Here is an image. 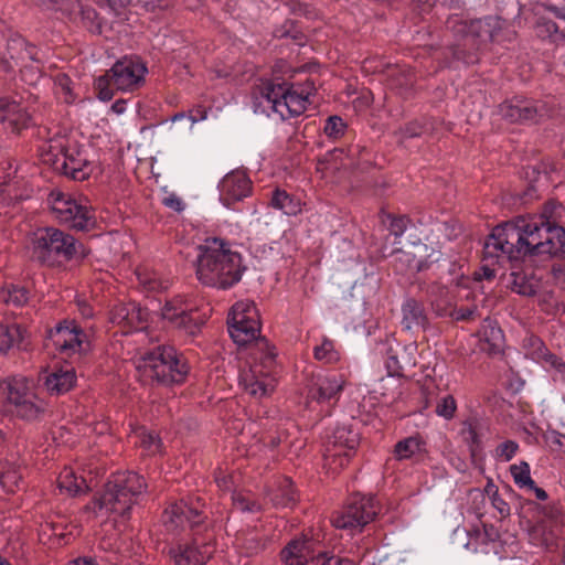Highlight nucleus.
<instances>
[{
	"label": "nucleus",
	"mask_w": 565,
	"mask_h": 565,
	"mask_svg": "<svg viewBox=\"0 0 565 565\" xmlns=\"http://www.w3.org/2000/svg\"><path fill=\"white\" fill-rule=\"evenodd\" d=\"M510 472L518 487L535 488V482L531 478L530 465L526 461H521L519 465H512L510 467Z\"/></svg>",
	"instance_id": "43"
},
{
	"label": "nucleus",
	"mask_w": 565,
	"mask_h": 565,
	"mask_svg": "<svg viewBox=\"0 0 565 565\" xmlns=\"http://www.w3.org/2000/svg\"><path fill=\"white\" fill-rule=\"evenodd\" d=\"M52 213L60 223L75 231L88 232L96 226V218L90 207L64 194H58L53 200Z\"/></svg>",
	"instance_id": "14"
},
{
	"label": "nucleus",
	"mask_w": 565,
	"mask_h": 565,
	"mask_svg": "<svg viewBox=\"0 0 565 565\" xmlns=\"http://www.w3.org/2000/svg\"><path fill=\"white\" fill-rule=\"evenodd\" d=\"M524 255H520L518 258L514 257L512 259H508L507 257L498 256V257H486L483 254V260H492V263L497 262H510L512 263V271L510 274L511 281L510 287L512 291L525 296L532 297L536 295L539 289V280L535 279L532 273H526L525 270L519 268V259Z\"/></svg>",
	"instance_id": "24"
},
{
	"label": "nucleus",
	"mask_w": 565,
	"mask_h": 565,
	"mask_svg": "<svg viewBox=\"0 0 565 565\" xmlns=\"http://www.w3.org/2000/svg\"><path fill=\"white\" fill-rule=\"evenodd\" d=\"M546 10L554 14L555 18L564 20L565 21V6L564 7H557L555 4H547Z\"/></svg>",
	"instance_id": "64"
},
{
	"label": "nucleus",
	"mask_w": 565,
	"mask_h": 565,
	"mask_svg": "<svg viewBox=\"0 0 565 565\" xmlns=\"http://www.w3.org/2000/svg\"><path fill=\"white\" fill-rule=\"evenodd\" d=\"M519 445L514 440H505L499 444L494 450L495 457L503 461H510L516 454Z\"/></svg>",
	"instance_id": "48"
},
{
	"label": "nucleus",
	"mask_w": 565,
	"mask_h": 565,
	"mask_svg": "<svg viewBox=\"0 0 565 565\" xmlns=\"http://www.w3.org/2000/svg\"><path fill=\"white\" fill-rule=\"evenodd\" d=\"M563 360L558 358L556 354L550 352L546 358L542 360V364H544L546 367L555 369L558 363H561Z\"/></svg>",
	"instance_id": "63"
},
{
	"label": "nucleus",
	"mask_w": 565,
	"mask_h": 565,
	"mask_svg": "<svg viewBox=\"0 0 565 565\" xmlns=\"http://www.w3.org/2000/svg\"><path fill=\"white\" fill-rule=\"evenodd\" d=\"M362 151L360 146H350L348 149L344 148H334L332 151L329 152V156L333 160H340L342 161L344 158L350 160V164L352 163L353 159Z\"/></svg>",
	"instance_id": "52"
},
{
	"label": "nucleus",
	"mask_w": 565,
	"mask_h": 565,
	"mask_svg": "<svg viewBox=\"0 0 565 565\" xmlns=\"http://www.w3.org/2000/svg\"><path fill=\"white\" fill-rule=\"evenodd\" d=\"M220 200L226 207H232L234 203L244 200L250 194L252 182L243 171H232L227 173L218 185Z\"/></svg>",
	"instance_id": "21"
},
{
	"label": "nucleus",
	"mask_w": 565,
	"mask_h": 565,
	"mask_svg": "<svg viewBox=\"0 0 565 565\" xmlns=\"http://www.w3.org/2000/svg\"><path fill=\"white\" fill-rule=\"evenodd\" d=\"M8 402L9 411L17 417L32 422L45 411V403L32 391L25 377H11L0 384Z\"/></svg>",
	"instance_id": "10"
},
{
	"label": "nucleus",
	"mask_w": 565,
	"mask_h": 565,
	"mask_svg": "<svg viewBox=\"0 0 565 565\" xmlns=\"http://www.w3.org/2000/svg\"><path fill=\"white\" fill-rule=\"evenodd\" d=\"M0 298L9 305L21 307L26 303L29 299V290L19 285H9L0 292Z\"/></svg>",
	"instance_id": "41"
},
{
	"label": "nucleus",
	"mask_w": 565,
	"mask_h": 565,
	"mask_svg": "<svg viewBox=\"0 0 565 565\" xmlns=\"http://www.w3.org/2000/svg\"><path fill=\"white\" fill-rule=\"evenodd\" d=\"M450 266L451 259L446 257L440 250L435 249H431V253L427 254L425 257L419 258L414 264V268L417 273L431 270L435 276L440 275V271L444 267Z\"/></svg>",
	"instance_id": "34"
},
{
	"label": "nucleus",
	"mask_w": 565,
	"mask_h": 565,
	"mask_svg": "<svg viewBox=\"0 0 565 565\" xmlns=\"http://www.w3.org/2000/svg\"><path fill=\"white\" fill-rule=\"evenodd\" d=\"M424 441L420 437L411 436L399 440L394 447V456L397 460H406L412 458L416 452L420 451Z\"/></svg>",
	"instance_id": "40"
},
{
	"label": "nucleus",
	"mask_w": 565,
	"mask_h": 565,
	"mask_svg": "<svg viewBox=\"0 0 565 565\" xmlns=\"http://www.w3.org/2000/svg\"><path fill=\"white\" fill-rule=\"evenodd\" d=\"M161 316L173 328L183 331L185 334L196 335L204 323L198 309L188 302L182 296H175L167 300L161 309Z\"/></svg>",
	"instance_id": "16"
},
{
	"label": "nucleus",
	"mask_w": 565,
	"mask_h": 565,
	"mask_svg": "<svg viewBox=\"0 0 565 565\" xmlns=\"http://www.w3.org/2000/svg\"><path fill=\"white\" fill-rule=\"evenodd\" d=\"M277 92H280L279 95L282 98H287L289 104V114L294 117L301 115L307 109L309 100L302 96V93L296 89L294 84L288 85L287 83H282L281 87H277Z\"/></svg>",
	"instance_id": "35"
},
{
	"label": "nucleus",
	"mask_w": 565,
	"mask_h": 565,
	"mask_svg": "<svg viewBox=\"0 0 565 565\" xmlns=\"http://www.w3.org/2000/svg\"><path fill=\"white\" fill-rule=\"evenodd\" d=\"M138 370L145 377L164 386L183 383L189 373L183 355L170 345H158L146 352Z\"/></svg>",
	"instance_id": "7"
},
{
	"label": "nucleus",
	"mask_w": 565,
	"mask_h": 565,
	"mask_svg": "<svg viewBox=\"0 0 565 565\" xmlns=\"http://www.w3.org/2000/svg\"><path fill=\"white\" fill-rule=\"evenodd\" d=\"M561 207L556 202H548L539 217H518L495 226L484 242L486 257L565 258V228L551 220Z\"/></svg>",
	"instance_id": "1"
},
{
	"label": "nucleus",
	"mask_w": 565,
	"mask_h": 565,
	"mask_svg": "<svg viewBox=\"0 0 565 565\" xmlns=\"http://www.w3.org/2000/svg\"><path fill=\"white\" fill-rule=\"evenodd\" d=\"M163 204L167 206V207H170L177 212H181L183 211L184 209V203L182 202V200L177 196L175 194H171L167 198L163 199Z\"/></svg>",
	"instance_id": "59"
},
{
	"label": "nucleus",
	"mask_w": 565,
	"mask_h": 565,
	"mask_svg": "<svg viewBox=\"0 0 565 565\" xmlns=\"http://www.w3.org/2000/svg\"><path fill=\"white\" fill-rule=\"evenodd\" d=\"M232 502L242 512L257 513L262 511V505L250 495L243 492H234L232 494Z\"/></svg>",
	"instance_id": "44"
},
{
	"label": "nucleus",
	"mask_w": 565,
	"mask_h": 565,
	"mask_svg": "<svg viewBox=\"0 0 565 565\" xmlns=\"http://www.w3.org/2000/svg\"><path fill=\"white\" fill-rule=\"evenodd\" d=\"M39 50L28 43V41L20 34H12L8 38L6 49L1 53L0 64L1 68L10 73L15 67L22 66L26 61H32L38 64L42 63V57Z\"/></svg>",
	"instance_id": "18"
},
{
	"label": "nucleus",
	"mask_w": 565,
	"mask_h": 565,
	"mask_svg": "<svg viewBox=\"0 0 565 565\" xmlns=\"http://www.w3.org/2000/svg\"><path fill=\"white\" fill-rule=\"evenodd\" d=\"M147 320V309L137 302L120 303L111 310V321L124 327L138 329Z\"/></svg>",
	"instance_id": "27"
},
{
	"label": "nucleus",
	"mask_w": 565,
	"mask_h": 565,
	"mask_svg": "<svg viewBox=\"0 0 565 565\" xmlns=\"http://www.w3.org/2000/svg\"><path fill=\"white\" fill-rule=\"evenodd\" d=\"M44 163L75 181H84L92 173V163L76 142L53 141L42 153Z\"/></svg>",
	"instance_id": "9"
},
{
	"label": "nucleus",
	"mask_w": 565,
	"mask_h": 565,
	"mask_svg": "<svg viewBox=\"0 0 565 565\" xmlns=\"http://www.w3.org/2000/svg\"><path fill=\"white\" fill-rule=\"evenodd\" d=\"M499 114L510 122L537 124L552 114V107L542 99L515 97L499 106Z\"/></svg>",
	"instance_id": "15"
},
{
	"label": "nucleus",
	"mask_w": 565,
	"mask_h": 565,
	"mask_svg": "<svg viewBox=\"0 0 565 565\" xmlns=\"http://www.w3.org/2000/svg\"><path fill=\"white\" fill-rule=\"evenodd\" d=\"M271 502L277 507H294L297 502V494L289 479H285L279 492L271 497Z\"/></svg>",
	"instance_id": "42"
},
{
	"label": "nucleus",
	"mask_w": 565,
	"mask_h": 565,
	"mask_svg": "<svg viewBox=\"0 0 565 565\" xmlns=\"http://www.w3.org/2000/svg\"><path fill=\"white\" fill-rule=\"evenodd\" d=\"M535 35L550 44H559L565 41V32L561 31L557 23L553 20L540 17L534 24Z\"/></svg>",
	"instance_id": "33"
},
{
	"label": "nucleus",
	"mask_w": 565,
	"mask_h": 565,
	"mask_svg": "<svg viewBox=\"0 0 565 565\" xmlns=\"http://www.w3.org/2000/svg\"><path fill=\"white\" fill-rule=\"evenodd\" d=\"M416 285L437 317L447 318L452 312L455 298L446 285L438 280L431 282L418 280Z\"/></svg>",
	"instance_id": "20"
},
{
	"label": "nucleus",
	"mask_w": 565,
	"mask_h": 565,
	"mask_svg": "<svg viewBox=\"0 0 565 565\" xmlns=\"http://www.w3.org/2000/svg\"><path fill=\"white\" fill-rule=\"evenodd\" d=\"M25 330L18 323H0V353H7L10 349L17 347L23 348Z\"/></svg>",
	"instance_id": "32"
},
{
	"label": "nucleus",
	"mask_w": 565,
	"mask_h": 565,
	"mask_svg": "<svg viewBox=\"0 0 565 565\" xmlns=\"http://www.w3.org/2000/svg\"><path fill=\"white\" fill-rule=\"evenodd\" d=\"M146 489L147 483L143 477L137 472H116L105 483L103 492L95 497L93 502L86 505V509H93L94 512L96 510L106 511V513L116 514L122 520H129L132 507L138 504L139 498Z\"/></svg>",
	"instance_id": "6"
},
{
	"label": "nucleus",
	"mask_w": 565,
	"mask_h": 565,
	"mask_svg": "<svg viewBox=\"0 0 565 565\" xmlns=\"http://www.w3.org/2000/svg\"><path fill=\"white\" fill-rule=\"evenodd\" d=\"M531 356L536 362H542L544 358L551 352L544 342L539 338L531 339Z\"/></svg>",
	"instance_id": "56"
},
{
	"label": "nucleus",
	"mask_w": 565,
	"mask_h": 565,
	"mask_svg": "<svg viewBox=\"0 0 565 565\" xmlns=\"http://www.w3.org/2000/svg\"><path fill=\"white\" fill-rule=\"evenodd\" d=\"M40 380L51 395H62L75 386L76 374L73 367H61L44 374Z\"/></svg>",
	"instance_id": "29"
},
{
	"label": "nucleus",
	"mask_w": 565,
	"mask_h": 565,
	"mask_svg": "<svg viewBox=\"0 0 565 565\" xmlns=\"http://www.w3.org/2000/svg\"><path fill=\"white\" fill-rule=\"evenodd\" d=\"M267 544V539L259 537L257 535H250L245 539V547L250 553H258L259 551L265 550Z\"/></svg>",
	"instance_id": "58"
},
{
	"label": "nucleus",
	"mask_w": 565,
	"mask_h": 565,
	"mask_svg": "<svg viewBox=\"0 0 565 565\" xmlns=\"http://www.w3.org/2000/svg\"><path fill=\"white\" fill-rule=\"evenodd\" d=\"M20 72L22 81L28 85L32 86L33 88L35 87L38 81L41 78V72L39 67L28 66L23 64L21 66Z\"/></svg>",
	"instance_id": "55"
},
{
	"label": "nucleus",
	"mask_w": 565,
	"mask_h": 565,
	"mask_svg": "<svg viewBox=\"0 0 565 565\" xmlns=\"http://www.w3.org/2000/svg\"><path fill=\"white\" fill-rule=\"evenodd\" d=\"M38 95L26 90L17 94L13 98L0 99V130L20 134L32 124L33 105Z\"/></svg>",
	"instance_id": "11"
},
{
	"label": "nucleus",
	"mask_w": 565,
	"mask_h": 565,
	"mask_svg": "<svg viewBox=\"0 0 565 565\" xmlns=\"http://www.w3.org/2000/svg\"><path fill=\"white\" fill-rule=\"evenodd\" d=\"M360 444V435L350 426H338L329 438L324 458L331 469L343 468Z\"/></svg>",
	"instance_id": "17"
},
{
	"label": "nucleus",
	"mask_w": 565,
	"mask_h": 565,
	"mask_svg": "<svg viewBox=\"0 0 565 565\" xmlns=\"http://www.w3.org/2000/svg\"><path fill=\"white\" fill-rule=\"evenodd\" d=\"M56 85L58 88V94L62 96L63 100L66 104H72L75 100V95L73 94L71 87V79L66 75H60L56 79Z\"/></svg>",
	"instance_id": "51"
},
{
	"label": "nucleus",
	"mask_w": 565,
	"mask_h": 565,
	"mask_svg": "<svg viewBox=\"0 0 565 565\" xmlns=\"http://www.w3.org/2000/svg\"><path fill=\"white\" fill-rule=\"evenodd\" d=\"M245 391L257 398L267 396L275 388V380L267 373H263L258 365H253L241 375Z\"/></svg>",
	"instance_id": "26"
},
{
	"label": "nucleus",
	"mask_w": 565,
	"mask_h": 565,
	"mask_svg": "<svg viewBox=\"0 0 565 565\" xmlns=\"http://www.w3.org/2000/svg\"><path fill=\"white\" fill-rule=\"evenodd\" d=\"M270 206L282 211L287 215H296L300 211L299 203L285 190L280 189L273 191Z\"/></svg>",
	"instance_id": "37"
},
{
	"label": "nucleus",
	"mask_w": 565,
	"mask_h": 565,
	"mask_svg": "<svg viewBox=\"0 0 565 565\" xmlns=\"http://www.w3.org/2000/svg\"><path fill=\"white\" fill-rule=\"evenodd\" d=\"M203 503L198 499L188 503L183 500L170 504L162 513L161 520L168 531H192L189 540H180L168 548V556L174 565H205L212 557L214 535L207 530Z\"/></svg>",
	"instance_id": "2"
},
{
	"label": "nucleus",
	"mask_w": 565,
	"mask_h": 565,
	"mask_svg": "<svg viewBox=\"0 0 565 565\" xmlns=\"http://www.w3.org/2000/svg\"><path fill=\"white\" fill-rule=\"evenodd\" d=\"M457 411V402L452 395L440 397L436 405V414L449 420L455 417Z\"/></svg>",
	"instance_id": "45"
},
{
	"label": "nucleus",
	"mask_w": 565,
	"mask_h": 565,
	"mask_svg": "<svg viewBox=\"0 0 565 565\" xmlns=\"http://www.w3.org/2000/svg\"><path fill=\"white\" fill-rule=\"evenodd\" d=\"M140 446L150 455H154L160 451L161 439L154 431L142 430L140 433Z\"/></svg>",
	"instance_id": "47"
},
{
	"label": "nucleus",
	"mask_w": 565,
	"mask_h": 565,
	"mask_svg": "<svg viewBox=\"0 0 565 565\" xmlns=\"http://www.w3.org/2000/svg\"><path fill=\"white\" fill-rule=\"evenodd\" d=\"M277 87L281 84L266 83L255 93V99L258 100L257 105L264 107V111L271 110L277 113L281 119L294 117L289 114V104L287 98H282L277 92Z\"/></svg>",
	"instance_id": "25"
},
{
	"label": "nucleus",
	"mask_w": 565,
	"mask_h": 565,
	"mask_svg": "<svg viewBox=\"0 0 565 565\" xmlns=\"http://www.w3.org/2000/svg\"><path fill=\"white\" fill-rule=\"evenodd\" d=\"M146 65L138 58L124 57L118 60L109 71L95 79V90L103 102L114 97V90H134L145 79Z\"/></svg>",
	"instance_id": "8"
},
{
	"label": "nucleus",
	"mask_w": 565,
	"mask_h": 565,
	"mask_svg": "<svg viewBox=\"0 0 565 565\" xmlns=\"http://www.w3.org/2000/svg\"><path fill=\"white\" fill-rule=\"evenodd\" d=\"M402 326L406 330L425 328L427 317L423 305L414 298H408L402 306Z\"/></svg>",
	"instance_id": "31"
},
{
	"label": "nucleus",
	"mask_w": 565,
	"mask_h": 565,
	"mask_svg": "<svg viewBox=\"0 0 565 565\" xmlns=\"http://www.w3.org/2000/svg\"><path fill=\"white\" fill-rule=\"evenodd\" d=\"M379 507L374 498L354 494L342 510L333 515L332 524L337 529L351 533L360 532L375 519Z\"/></svg>",
	"instance_id": "12"
},
{
	"label": "nucleus",
	"mask_w": 565,
	"mask_h": 565,
	"mask_svg": "<svg viewBox=\"0 0 565 565\" xmlns=\"http://www.w3.org/2000/svg\"><path fill=\"white\" fill-rule=\"evenodd\" d=\"M554 170L552 167L548 169L545 163H539L534 166H527L524 170L525 178L529 180V188L525 191V195L530 198L533 196V193L536 192V183H540L542 180L547 182L550 172Z\"/></svg>",
	"instance_id": "38"
},
{
	"label": "nucleus",
	"mask_w": 565,
	"mask_h": 565,
	"mask_svg": "<svg viewBox=\"0 0 565 565\" xmlns=\"http://www.w3.org/2000/svg\"><path fill=\"white\" fill-rule=\"evenodd\" d=\"M411 223V220L405 215L393 217L390 223V232L395 238H399L406 232Z\"/></svg>",
	"instance_id": "53"
},
{
	"label": "nucleus",
	"mask_w": 565,
	"mask_h": 565,
	"mask_svg": "<svg viewBox=\"0 0 565 565\" xmlns=\"http://www.w3.org/2000/svg\"><path fill=\"white\" fill-rule=\"evenodd\" d=\"M63 15L93 34L102 33L103 19L93 7L83 4L81 0L66 2L63 7Z\"/></svg>",
	"instance_id": "22"
},
{
	"label": "nucleus",
	"mask_w": 565,
	"mask_h": 565,
	"mask_svg": "<svg viewBox=\"0 0 565 565\" xmlns=\"http://www.w3.org/2000/svg\"><path fill=\"white\" fill-rule=\"evenodd\" d=\"M228 333L238 345H246L257 340L260 333V322L255 305L238 301L232 307L228 320Z\"/></svg>",
	"instance_id": "13"
},
{
	"label": "nucleus",
	"mask_w": 565,
	"mask_h": 565,
	"mask_svg": "<svg viewBox=\"0 0 565 565\" xmlns=\"http://www.w3.org/2000/svg\"><path fill=\"white\" fill-rule=\"evenodd\" d=\"M445 25L454 36V43L449 46L451 56L465 65L478 63L481 52L489 43L511 42L516 35L497 15L468 20L452 14L448 17Z\"/></svg>",
	"instance_id": "3"
},
{
	"label": "nucleus",
	"mask_w": 565,
	"mask_h": 565,
	"mask_svg": "<svg viewBox=\"0 0 565 565\" xmlns=\"http://www.w3.org/2000/svg\"><path fill=\"white\" fill-rule=\"evenodd\" d=\"M315 358L327 363L337 361V352L333 350L331 341H324L321 345L315 349Z\"/></svg>",
	"instance_id": "50"
},
{
	"label": "nucleus",
	"mask_w": 565,
	"mask_h": 565,
	"mask_svg": "<svg viewBox=\"0 0 565 565\" xmlns=\"http://www.w3.org/2000/svg\"><path fill=\"white\" fill-rule=\"evenodd\" d=\"M317 541L307 535L290 540L280 551V561L286 565H306L317 553Z\"/></svg>",
	"instance_id": "23"
},
{
	"label": "nucleus",
	"mask_w": 565,
	"mask_h": 565,
	"mask_svg": "<svg viewBox=\"0 0 565 565\" xmlns=\"http://www.w3.org/2000/svg\"><path fill=\"white\" fill-rule=\"evenodd\" d=\"M345 381L338 374L313 375L308 386V397L319 404L334 405L344 388Z\"/></svg>",
	"instance_id": "19"
},
{
	"label": "nucleus",
	"mask_w": 565,
	"mask_h": 565,
	"mask_svg": "<svg viewBox=\"0 0 565 565\" xmlns=\"http://www.w3.org/2000/svg\"><path fill=\"white\" fill-rule=\"evenodd\" d=\"M423 126L418 122H409L404 128V136L406 138L419 137L423 134Z\"/></svg>",
	"instance_id": "60"
},
{
	"label": "nucleus",
	"mask_w": 565,
	"mask_h": 565,
	"mask_svg": "<svg viewBox=\"0 0 565 565\" xmlns=\"http://www.w3.org/2000/svg\"><path fill=\"white\" fill-rule=\"evenodd\" d=\"M131 7L134 8H143L147 11L154 10L158 6L156 0H131Z\"/></svg>",
	"instance_id": "62"
},
{
	"label": "nucleus",
	"mask_w": 565,
	"mask_h": 565,
	"mask_svg": "<svg viewBox=\"0 0 565 565\" xmlns=\"http://www.w3.org/2000/svg\"><path fill=\"white\" fill-rule=\"evenodd\" d=\"M347 124L339 116H330L326 120L324 134L332 139L342 137L345 132Z\"/></svg>",
	"instance_id": "46"
},
{
	"label": "nucleus",
	"mask_w": 565,
	"mask_h": 565,
	"mask_svg": "<svg viewBox=\"0 0 565 565\" xmlns=\"http://www.w3.org/2000/svg\"><path fill=\"white\" fill-rule=\"evenodd\" d=\"M260 345L266 349V351L262 354L260 363L257 364L263 373L269 374L273 365L275 364L276 352L275 348H269L268 343L263 339L260 341Z\"/></svg>",
	"instance_id": "49"
},
{
	"label": "nucleus",
	"mask_w": 565,
	"mask_h": 565,
	"mask_svg": "<svg viewBox=\"0 0 565 565\" xmlns=\"http://www.w3.org/2000/svg\"><path fill=\"white\" fill-rule=\"evenodd\" d=\"M196 250L195 274L205 286L227 290L237 285L247 270L243 256L220 238L206 239Z\"/></svg>",
	"instance_id": "4"
},
{
	"label": "nucleus",
	"mask_w": 565,
	"mask_h": 565,
	"mask_svg": "<svg viewBox=\"0 0 565 565\" xmlns=\"http://www.w3.org/2000/svg\"><path fill=\"white\" fill-rule=\"evenodd\" d=\"M58 487L72 497L85 493L88 490L86 480L83 477L76 476L70 469H65L58 477Z\"/></svg>",
	"instance_id": "36"
},
{
	"label": "nucleus",
	"mask_w": 565,
	"mask_h": 565,
	"mask_svg": "<svg viewBox=\"0 0 565 565\" xmlns=\"http://www.w3.org/2000/svg\"><path fill=\"white\" fill-rule=\"evenodd\" d=\"M49 339L61 352L81 351L82 340L76 327H71L66 321L58 323L49 331Z\"/></svg>",
	"instance_id": "28"
},
{
	"label": "nucleus",
	"mask_w": 565,
	"mask_h": 565,
	"mask_svg": "<svg viewBox=\"0 0 565 565\" xmlns=\"http://www.w3.org/2000/svg\"><path fill=\"white\" fill-rule=\"evenodd\" d=\"M274 36L277 39H290L295 44L302 46L306 43V35L294 20H286L281 25L276 26Z\"/></svg>",
	"instance_id": "39"
},
{
	"label": "nucleus",
	"mask_w": 565,
	"mask_h": 565,
	"mask_svg": "<svg viewBox=\"0 0 565 565\" xmlns=\"http://www.w3.org/2000/svg\"><path fill=\"white\" fill-rule=\"evenodd\" d=\"M296 89H298L300 93H302V96L306 97L309 100V96L312 95L316 92V85L315 82L311 79H307L301 85H295Z\"/></svg>",
	"instance_id": "61"
},
{
	"label": "nucleus",
	"mask_w": 565,
	"mask_h": 565,
	"mask_svg": "<svg viewBox=\"0 0 565 565\" xmlns=\"http://www.w3.org/2000/svg\"><path fill=\"white\" fill-rule=\"evenodd\" d=\"M32 259L47 268H65L68 263L82 262L89 249L75 236L54 226L39 227L31 237Z\"/></svg>",
	"instance_id": "5"
},
{
	"label": "nucleus",
	"mask_w": 565,
	"mask_h": 565,
	"mask_svg": "<svg viewBox=\"0 0 565 565\" xmlns=\"http://www.w3.org/2000/svg\"><path fill=\"white\" fill-rule=\"evenodd\" d=\"M480 349L489 355H495L503 352L504 334L495 321L486 319L479 331Z\"/></svg>",
	"instance_id": "30"
},
{
	"label": "nucleus",
	"mask_w": 565,
	"mask_h": 565,
	"mask_svg": "<svg viewBox=\"0 0 565 565\" xmlns=\"http://www.w3.org/2000/svg\"><path fill=\"white\" fill-rule=\"evenodd\" d=\"M385 366L387 369V373L391 376H399L402 375L403 366L394 353L393 349L390 348L387 351V358L385 360Z\"/></svg>",
	"instance_id": "54"
},
{
	"label": "nucleus",
	"mask_w": 565,
	"mask_h": 565,
	"mask_svg": "<svg viewBox=\"0 0 565 565\" xmlns=\"http://www.w3.org/2000/svg\"><path fill=\"white\" fill-rule=\"evenodd\" d=\"M476 313V308L466 307V308H459L456 309L455 305L452 306V312L448 316L452 320L456 321H468L473 319Z\"/></svg>",
	"instance_id": "57"
}]
</instances>
